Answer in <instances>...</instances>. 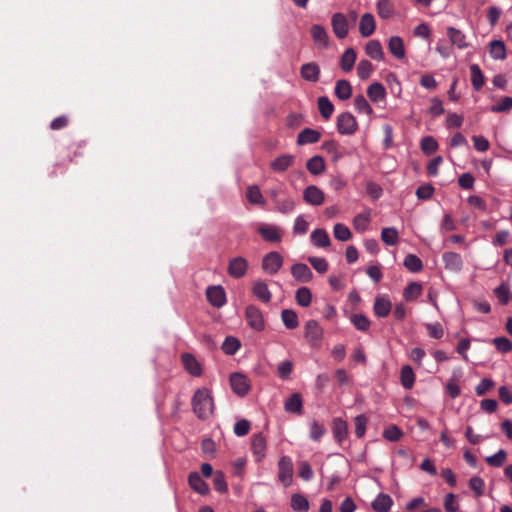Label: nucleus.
Listing matches in <instances>:
<instances>
[{
    "instance_id": "de8ad7c7",
    "label": "nucleus",
    "mask_w": 512,
    "mask_h": 512,
    "mask_svg": "<svg viewBox=\"0 0 512 512\" xmlns=\"http://www.w3.org/2000/svg\"><path fill=\"white\" fill-rule=\"evenodd\" d=\"M240 341L232 336H228L225 338L222 343V350L227 355H234L240 348Z\"/></svg>"
},
{
    "instance_id": "20e7f679",
    "label": "nucleus",
    "mask_w": 512,
    "mask_h": 512,
    "mask_svg": "<svg viewBox=\"0 0 512 512\" xmlns=\"http://www.w3.org/2000/svg\"><path fill=\"white\" fill-rule=\"evenodd\" d=\"M245 318L248 323V325L256 330V331H262L265 328V321L263 318V314L260 311L259 308H257L254 305L247 306L245 310Z\"/></svg>"
},
{
    "instance_id": "338daca9",
    "label": "nucleus",
    "mask_w": 512,
    "mask_h": 512,
    "mask_svg": "<svg viewBox=\"0 0 512 512\" xmlns=\"http://www.w3.org/2000/svg\"><path fill=\"white\" fill-rule=\"evenodd\" d=\"M490 110L494 113H502L512 110V97H504L500 103L490 107Z\"/></svg>"
},
{
    "instance_id": "7ed1b4c3",
    "label": "nucleus",
    "mask_w": 512,
    "mask_h": 512,
    "mask_svg": "<svg viewBox=\"0 0 512 512\" xmlns=\"http://www.w3.org/2000/svg\"><path fill=\"white\" fill-rule=\"evenodd\" d=\"M304 336L312 347L318 346L323 337V329L315 320H308L304 327Z\"/></svg>"
},
{
    "instance_id": "f8f14e48",
    "label": "nucleus",
    "mask_w": 512,
    "mask_h": 512,
    "mask_svg": "<svg viewBox=\"0 0 512 512\" xmlns=\"http://www.w3.org/2000/svg\"><path fill=\"white\" fill-rule=\"evenodd\" d=\"M267 442L261 434H255L252 437L251 449L256 462H261L266 455Z\"/></svg>"
},
{
    "instance_id": "c756f323",
    "label": "nucleus",
    "mask_w": 512,
    "mask_h": 512,
    "mask_svg": "<svg viewBox=\"0 0 512 512\" xmlns=\"http://www.w3.org/2000/svg\"><path fill=\"white\" fill-rule=\"evenodd\" d=\"M447 34L450 38L451 43L453 45H456L459 49H464L468 47V43L466 42V36L459 29H456L454 27H448Z\"/></svg>"
},
{
    "instance_id": "473e14b6",
    "label": "nucleus",
    "mask_w": 512,
    "mask_h": 512,
    "mask_svg": "<svg viewBox=\"0 0 512 512\" xmlns=\"http://www.w3.org/2000/svg\"><path fill=\"white\" fill-rule=\"evenodd\" d=\"M258 232L266 241L279 242L281 239L279 228L274 225L261 226Z\"/></svg>"
},
{
    "instance_id": "3c124183",
    "label": "nucleus",
    "mask_w": 512,
    "mask_h": 512,
    "mask_svg": "<svg viewBox=\"0 0 512 512\" xmlns=\"http://www.w3.org/2000/svg\"><path fill=\"white\" fill-rule=\"evenodd\" d=\"M333 235L337 240L342 242L348 241L352 237L350 229L342 223H337L334 225Z\"/></svg>"
},
{
    "instance_id": "864d4df0",
    "label": "nucleus",
    "mask_w": 512,
    "mask_h": 512,
    "mask_svg": "<svg viewBox=\"0 0 512 512\" xmlns=\"http://www.w3.org/2000/svg\"><path fill=\"white\" fill-rule=\"evenodd\" d=\"M354 107L357 112L371 115L373 113V109L369 102L366 100V98L363 95H357L354 98Z\"/></svg>"
},
{
    "instance_id": "2f4dec72",
    "label": "nucleus",
    "mask_w": 512,
    "mask_h": 512,
    "mask_svg": "<svg viewBox=\"0 0 512 512\" xmlns=\"http://www.w3.org/2000/svg\"><path fill=\"white\" fill-rule=\"evenodd\" d=\"M489 53L494 60H503L506 58V47L503 41L493 40L489 45Z\"/></svg>"
},
{
    "instance_id": "412c9836",
    "label": "nucleus",
    "mask_w": 512,
    "mask_h": 512,
    "mask_svg": "<svg viewBox=\"0 0 512 512\" xmlns=\"http://www.w3.org/2000/svg\"><path fill=\"white\" fill-rule=\"evenodd\" d=\"M367 95L373 103L383 101L386 98L385 87L379 82H373L367 88Z\"/></svg>"
},
{
    "instance_id": "a211bd4d",
    "label": "nucleus",
    "mask_w": 512,
    "mask_h": 512,
    "mask_svg": "<svg viewBox=\"0 0 512 512\" xmlns=\"http://www.w3.org/2000/svg\"><path fill=\"white\" fill-rule=\"evenodd\" d=\"M252 293L257 299L264 303H269L272 297L268 285L261 280H257L253 283Z\"/></svg>"
},
{
    "instance_id": "5fc2aeb1",
    "label": "nucleus",
    "mask_w": 512,
    "mask_h": 512,
    "mask_svg": "<svg viewBox=\"0 0 512 512\" xmlns=\"http://www.w3.org/2000/svg\"><path fill=\"white\" fill-rule=\"evenodd\" d=\"M494 294L502 305L508 304L512 298L511 291L505 283H502L497 288H495Z\"/></svg>"
},
{
    "instance_id": "680f3d73",
    "label": "nucleus",
    "mask_w": 512,
    "mask_h": 512,
    "mask_svg": "<svg viewBox=\"0 0 512 512\" xmlns=\"http://www.w3.org/2000/svg\"><path fill=\"white\" fill-rule=\"evenodd\" d=\"M402 436L403 432L395 425H392L383 431V437L391 442L399 441Z\"/></svg>"
},
{
    "instance_id": "e2e57ef3",
    "label": "nucleus",
    "mask_w": 512,
    "mask_h": 512,
    "mask_svg": "<svg viewBox=\"0 0 512 512\" xmlns=\"http://www.w3.org/2000/svg\"><path fill=\"white\" fill-rule=\"evenodd\" d=\"M294 208H295V202L290 197H287L283 200H278L276 202V209L280 213L288 214V213L292 212L294 210Z\"/></svg>"
},
{
    "instance_id": "9b49d317",
    "label": "nucleus",
    "mask_w": 512,
    "mask_h": 512,
    "mask_svg": "<svg viewBox=\"0 0 512 512\" xmlns=\"http://www.w3.org/2000/svg\"><path fill=\"white\" fill-rule=\"evenodd\" d=\"M303 199L310 205L319 206L324 202L325 194L319 187L309 185L303 191Z\"/></svg>"
},
{
    "instance_id": "aec40b11",
    "label": "nucleus",
    "mask_w": 512,
    "mask_h": 512,
    "mask_svg": "<svg viewBox=\"0 0 512 512\" xmlns=\"http://www.w3.org/2000/svg\"><path fill=\"white\" fill-rule=\"evenodd\" d=\"M332 432L336 441L341 444L348 435L347 423L341 418H335L332 422Z\"/></svg>"
},
{
    "instance_id": "58836bf2",
    "label": "nucleus",
    "mask_w": 512,
    "mask_h": 512,
    "mask_svg": "<svg viewBox=\"0 0 512 512\" xmlns=\"http://www.w3.org/2000/svg\"><path fill=\"white\" fill-rule=\"evenodd\" d=\"M183 364L186 370L193 376H199L201 374V367L195 357L191 354H184L182 356Z\"/></svg>"
},
{
    "instance_id": "9d476101",
    "label": "nucleus",
    "mask_w": 512,
    "mask_h": 512,
    "mask_svg": "<svg viewBox=\"0 0 512 512\" xmlns=\"http://www.w3.org/2000/svg\"><path fill=\"white\" fill-rule=\"evenodd\" d=\"M248 269V262L245 258L238 256L230 259L228 264V274L233 278H242Z\"/></svg>"
},
{
    "instance_id": "a18cd8bd",
    "label": "nucleus",
    "mask_w": 512,
    "mask_h": 512,
    "mask_svg": "<svg viewBox=\"0 0 512 512\" xmlns=\"http://www.w3.org/2000/svg\"><path fill=\"white\" fill-rule=\"evenodd\" d=\"M295 299L298 305L308 307L312 301V293L307 287H300L295 293Z\"/></svg>"
},
{
    "instance_id": "e433bc0d",
    "label": "nucleus",
    "mask_w": 512,
    "mask_h": 512,
    "mask_svg": "<svg viewBox=\"0 0 512 512\" xmlns=\"http://www.w3.org/2000/svg\"><path fill=\"white\" fill-rule=\"evenodd\" d=\"M307 170L313 175H319L325 170V161L321 156H313L306 163Z\"/></svg>"
},
{
    "instance_id": "f03ea898",
    "label": "nucleus",
    "mask_w": 512,
    "mask_h": 512,
    "mask_svg": "<svg viewBox=\"0 0 512 512\" xmlns=\"http://www.w3.org/2000/svg\"><path fill=\"white\" fill-rule=\"evenodd\" d=\"M337 130L342 135H352L358 128L355 117L350 112H343L337 116Z\"/></svg>"
},
{
    "instance_id": "bb28decb",
    "label": "nucleus",
    "mask_w": 512,
    "mask_h": 512,
    "mask_svg": "<svg viewBox=\"0 0 512 512\" xmlns=\"http://www.w3.org/2000/svg\"><path fill=\"white\" fill-rule=\"evenodd\" d=\"M311 35L314 40V42L321 46V47H327L329 43V37L326 29L321 25H313L311 28Z\"/></svg>"
},
{
    "instance_id": "5701e85b",
    "label": "nucleus",
    "mask_w": 512,
    "mask_h": 512,
    "mask_svg": "<svg viewBox=\"0 0 512 512\" xmlns=\"http://www.w3.org/2000/svg\"><path fill=\"white\" fill-rule=\"evenodd\" d=\"M190 487L201 495L209 492V487L197 472L190 473L188 477Z\"/></svg>"
},
{
    "instance_id": "4c0bfd02",
    "label": "nucleus",
    "mask_w": 512,
    "mask_h": 512,
    "mask_svg": "<svg viewBox=\"0 0 512 512\" xmlns=\"http://www.w3.org/2000/svg\"><path fill=\"white\" fill-rule=\"evenodd\" d=\"M281 319L287 329H295L299 325L298 315L292 309L282 310Z\"/></svg>"
},
{
    "instance_id": "c85d7f7f",
    "label": "nucleus",
    "mask_w": 512,
    "mask_h": 512,
    "mask_svg": "<svg viewBox=\"0 0 512 512\" xmlns=\"http://www.w3.org/2000/svg\"><path fill=\"white\" fill-rule=\"evenodd\" d=\"M357 55L353 48H348L344 51L340 58V67L344 72H349L353 69Z\"/></svg>"
},
{
    "instance_id": "052dcab7",
    "label": "nucleus",
    "mask_w": 512,
    "mask_h": 512,
    "mask_svg": "<svg viewBox=\"0 0 512 512\" xmlns=\"http://www.w3.org/2000/svg\"><path fill=\"white\" fill-rule=\"evenodd\" d=\"M325 433L326 428L324 425L320 424L318 421H312L310 423L309 436L313 441H319Z\"/></svg>"
},
{
    "instance_id": "bf43d9fd",
    "label": "nucleus",
    "mask_w": 512,
    "mask_h": 512,
    "mask_svg": "<svg viewBox=\"0 0 512 512\" xmlns=\"http://www.w3.org/2000/svg\"><path fill=\"white\" fill-rule=\"evenodd\" d=\"M469 487L474 492L476 498H478L484 494L485 483L481 477L474 476V477L470 478Z\"/></svg>"
},
{
    "instance_id": "a19ab883",
    "label": "nucleus",
    "mask_w": 512,
    "mask_h": 512,
    "mask_svg": "<svg viewBox=\"0 0 512 512\" xmlns=\"http://www.w3.org/2000/svg\"><path fill=\"white\" fill-rule=\"evenodd\" d=\"M462 370L458 369L453 372V377L446 384V391L451 398H456L460 395L461 390L459 385L456 383V379L460 377Z\"/></svg>"
},
{
    "instance_id": "72a5a7b5",
    "label": "nucleus",
    "mask_w": 512,
    "mask_h": 512,
    "mask_svg": "<svg viewBox=\"0 0 512 512\" xmlns=\"http://www.w3.org/2000/svg\"><path fill=\"white\" fill-rule=\"evenodd\" d=\"M335 95L340 100H348L352 95L351 84L347 80H338L335 85Z\"/></svg>"
},
{
    "instance_id": "603ef678",
    "label": "nucleus",
    "mask_w": 512,
    "mask_h": 512,
    "mask_svg": "<svg viewBox=\"0 0 512 512\" xmlns=\"http://www.w3.org/2000/svg\"><path fill=\"white\" fill-rule=\"evenodd\" d=\"M378 15L383 19H388L394 13V6L390 0H379L377 2Z\"/></svg>"
},
{
    "instance_id": "f3484780",
    "label": "nucleus",
    "mask_w": 512,
    "mask_h": 512,
    "mask_svg": "<svg viewBox=\"0 0 512 512\" xmlns=\"http://www.w3.org/2000/svg\"><path fill=\"white\" fill-rule=\"evenodd\" d=\"M376 28L375 18L371 13H365L359 23V32L362 37L371 36Z\"/></svg>"
},
{
    "instance_id": "ea45409f",
    "label": "nucleus",
    "mask_w": 512,
    "mask_h": 512,
    "mask_svg": "<svg viewBox=\"0 0 512 512\" xmlns=\"http://www.w3.org/2000/svg\"><path fill=\"white\" fill-rule=\"evenodd\" d=\"M381 240L388 246H394L398 243L399 233L394 227H386L381 231Z\"/></svg>"
},
{
    "instance_id": "1a4fd4ad",
    "label": "nucleus",
    "mask_w": 512,
    "mask_h": 512,
    "mask_svg": "<svg viewBox=\"0 0 512 512\" xmlns=\"http://www.w3.org/2000/svg\"><path fill=\"white\" fill-rule=\"evenodd\" d=\"M230 385L233 392L239 396H245L250 389L248 378L240 373H233L230 376Z\"/></svg>"
},
{
    "instance_id": "f257e3e1",
    "label": "nucleus",
    "mask_w": 512,
    "mask_h": 512,
    "mask_svg": "<svg viewBox=\"0 0 512 512\" xmlns=\"http://www.w3.org/2000/svg\"><path fill=\"white\" fill-rule=\"evenodd\" d=\"M194 413L201 419H206L212 415L214 402L211 392L207 388L198 389L192 399Z\"/></svg>"
},
{
    "instance_id": "f704fd0d",
    "label": "nucleus",
    "mask_w": 512,
    "mask_h": 512,
    "mask_svg": "<svg viewBox=\"0 0 512 512\" xmlns=\"http://www.w3.org/2000/svg\"><path fill=\"white\" fill-rule=\"evenodd\" d=\"M392 503L393 501L389 495L379 494L372 502V507L377 512H388Z\"/></svg>"
},
{
    "instance_id": "6e6552de",
    "label": "nucleus",
    "mask_w": 512,
    "mask_h": 512,
    "mask_svg": "<svg viewBox=\"0 0 512 512\" xmlns=\"http://www.w3.org/2000/svg\"><path fill=\"white\" fill-rule=\"evenodd\" d=\"M206 296L209 303L217 308H220L226 303V293L222 286H209L206 290Z\"/></svg>"
},
{
    "instance_id": "69168bd1",
    "label": "nucleus",
    "mask_w": 512,
    "mask_h": 512,
    "mask_svg": "<svg viewBox=\"0 0 512 512\" xmlns=\"http://www.w3.org/2000/svg\"><path fill=\"white\" fill-rule=\"evenodd\" d=\"M421 149L426 154H432L438 149V143L432 136H426L421 140Z\"/></svg>"
},
{
    "instance_id": "ddd939ff",
    "label": "nucleus",
    "mask_w": 512,
    "mask_h": 512,
    "mask_svg": "<svg viewBox=\"0 0 512 512\" xmlns=\"http://www.w3.org/2000/svg\"><path fill=\"white\" fill-rule=\"evenodd\" d=\"M444 266L451 272L458 273L463 268V260L460 254L456 252H445L442 255Z\"/></svg>"
},
{
    "instance_id": "79ce46f5",
    "label": "nucleus",
    "mask_w": 512,
    "mask_h": 512,
    "mask_svg": "<svg viewBox=\"0 0 512 512\" xmlns=\"http://www.w3.org/2000/svg\"><path fill=\"white\" fill-rule=\"evenodd\" d=\"M291 507L295 512H307L309 510V502L306 497L296 493L291 497Z\"/></svg>"
},
{
    "instance_id": "7c9ffc66",
    "label": "nucleus",
    "mask_w": 512,
    "mask_h": 512,
    "mask_svg": "<svg viewBox=\"0 0 512 512\" xmlns=\"http://www.w3.org/2000/svg\"><path fill=\"white\" fill-rule=\"evenodd\" d=\"M320 136L321 135L318 131L305 128L299 133L297 143L299 145L316 143L320 139Z\"/></svg>"
},
{
    "instance_id": "cd10ccee",
    "label": "nucleus",
    "mask_w": 512,
    "mask_h": 512,
    "mask_svg": "<svg viewBox=\"0 0 512 512\" xmlns=\"http://www.w3.org/2000/svg\"><path fill=\"white\" fill-rule=\"evenodd\" d=\"M366 54L377 61L384 58V52L381 43L378 40H370L365 46Z\"/></svg>"
},
{
    "instance_id": "393cba45",
    "label": "nucleus",
    "mask_w": 512,
    "mask_h": 512,
    "mask_svg": "<svg viewBox=\"0 0 512 512\" xmlns=\"http://www.w3.org/2000/svg\"><path fill=\"white\" fill-rule=\"evenodd\" d=\"M371 221V211L369 209L357 214L353 218V227L356 231L362 233L368 229Z\"/></svg>"
},
{
    "instance_id": "c9c22d12",
    "label": "nucleus",
    "mask_w": 512,
    "mask_h": 512,
    "mask_svg": "<svg viewBox=\"0 0 512 512\" xmlns=\"http://www.w3.org/2000/svg\"><path fill=\"white\" fill-rule=\"evenodd\" d=\"M400 381L405 389H411L415 384V374L411 366L405 365L400 371Z\"/></svg>"
},
{
    "instance_id": "6e6d98bb",
    "label": "nucleus",
    "mask_w": 512,
    "mask_h": 512,
    "mask_svg": "<svg viewBox=\"0 0 512 512\" xmlns=\"http://www.w3.org/2000/svg\"><path fill=\"white\" fill-rule=\"evenodd\" d=\"M404 266L411 272H419L423 268V263L416 255L408 254L404 259Z\"/></svg>"
},
{
    "instance_id": "39448f33",
    "label": "nucleus",
    "mask_w": 512,
    "mask_h": 512,
    "mask_svg": "<svg viewBox=\"0 0 512 512\" xmlns=\"http://www.w3.org/2000/svg\"><path fill=\"white\" fill-rule=\"evenodd\" d=\"M278 478L284 487H289L292 484L293 464L288 456H282L278 462Z\"/></svg>"
},
{
    "instance_id": "09e8293b",
    "label": "nucleus",
    "mask_w": 512,
    "mask_h": 512,
    "mask_svg": "<svg viewBox=\"0 0 512 512\" xmlns=\"http://www.w3.org/2000/svg\"><path fill=\"white\" fill-rule=\"evenodd\" d=\"M507 460V452L504 449H500L493 455L485 458L486 463L492 467H501Z\"/></svg>"
},
{
    "instance_id": "2eb2a0df",
    "label": "nucleus",
    "mask_w": 512,
    "mask_h": 512,
    "mask_svg": "<svg viewBox=\"0 0 512 512\" xmlns=\"http://www.w3.org/2000/svg\"><path fill=\"white\" fill-rule=\"evenodd\" d=\"M291 274L292 276L300 282L307 283L312 280L313 274L310 270V268L303 263H297L294 264L291 267Z\"/></svg>"
},
{
    "instance_id": "b1692460",
    "label": "nucleus",
    "mask_w": 512,
    "mask_h": 512,
    "mask_svg": "<svg viewBox=\"0 0 512 512\" xmlns=\"http://www.w3.org/2000/svg\"><path fill=\"white\" fill-rule=\"evenodd\" d=\"M303 402L299 393L292 394L284 403V409L288 413L301 414Z\"/></svg>"
},
{
    "instance_id": "dca6fc26",
    "label": "nucleus",
    "mask_w": 512,
    "mask_h": 512,
    "mask_svg": "<svg viewBox=\"0 0 512 512\" xmlns=\"http://www.w3.org/2000/svg\"><path fill=\"white\" fill-rule=\"evenodd\" d=\"M392 304L387 296L381 295L376 297L373 310L378 317H387L391 312Z\"/></svg>"
},
{
    "instance_id": "0e129e2a",
    "label": "nucleus",
    "mask_w": 512,
    "mask_h": 512,
    "mask_svg": "<svg viewBox=\"0 0 512 512\" xmlns=\"http://www.w3.org/2000/svg\"><path fill=\"white\" fill-rule=\"evenodd\" d=\"M492 343L499 352L507 353L512 350V341L506 337H496L492 340Z\"/></svg>"
},
{
    "instance_id": "0eeeda50",
    "label": "nucleus",
    "mask_w": 512,
    "mask_h": 512,
    "mask_svg": "<svg viewBox=\"0 0 512 512\" xmlns=\"http://www.w3.org/2000/svg\"><path fill=\"white\" fill-rule=\"evenodd\" d=\"M331 25L334 34L339 38L343 39L348 35L349 24L347 18L342 13H335L331 18Z\"/></svg>"
},
{
    "instance_id": "774afa93",
    "label": "nucleus",
    "mask_w": 512,
    "mask_h": 512,
    "mask_svg": "<svg viewBox=\"0 0 512 512\" xmlns=\"http://www.w3.org/2000/svg\"><path fill=\"white\" fill-rule=\"evenodd\" d=\"M444 508L447 512H457L459 504L456 501V496L453 493H448L444 498Z\"/></svg>"
},
{
    "instance_id": "423d86ee",
    "label": "nucleus",
    "mask_w": 512,
    "mask_h": 512,
    "mask_svg": "<svg viewBox=\"0 0 512 512\" xmlns=\"http://www.w3.org/2000/svg\"><path fill=\"white\" fill-rule=\"evenodd\" d=\"M283 261V257L280 253L272 251L264 256L262 260V268L266 273L274 275L282 267Z\"/></svg>"
},
{
    "instance_id": "c03bdc74",
    "label": "nucleus",
    "mask_w": 512,
    "mask_h": 512,
    "mask_svg": "<svg viewBox=\"0 0 512 512\" xmlns=\"http://www.w3.org/2000/svg\"><path fill=\"white\" fill-rule=\"evenodd\" d=\"M351 323L359 331H368L371 322L364 314H352L349 316Z\"/></svg>"
},
{
    "instance_id": "37998d69",
    "label": "nucleus",
    "mask_w": 512,
    "mask_h": 512,
    "mask_svg": "<svg viewBox=\"0 0 512 512\" xmlns=\"http://www.w3.org/2000/svg\"><path fill=\"white\" fill-rule=\"evenodd\" d=\"M471 83L475 90H480L484 85V76L480 67L477 64L470 66Z\"/></svg>"
},
{
    "instance_id": "49530a36",
    "label": "nucleus",
    "mask_w": 512,
    "mask_h": 512,
    "mask_svg": "<svg viewBox=\"0 0 512 512\" xmlns=\"http://www.w3.org/2000/svg\"><path fill=\"white\" fill-rule=\"evenodd\" d=\"M318 108L322 117L326 120L332 116L334 111L332 102L326 96L318 98Z\"/></svg>"
},
{
    "instance_id": "4be33fe9",
    "label": "nucleus",
    "mask_w": 512,
    "mask_h": 512,
    "mask_svg": "<svg viewBox=\"0 0 512 512\" xmlns=\"http://www.w3.org/2000/svg\"><path fill=\"white\" fill-rule=\"evenodd\" d=\"M389 52L397 59L405 57L404 42L399 36H392L388 41Z\"/></svg>"
},
{
    "instance_id": "4468645a",
    "label": "nucleus",
    "mask_w": 512,
    "mask_h": 512,
    "mask_svg": "<svg viewBox=\"0 0 512 512\" xmlns=\"http://www.w3.org/2000/svg\"><path fill=\"white\" fill-rule=\"evenodd\" d=\"M301 77L309 82H317L320 77V67L315 62L303 64L300 69Z\"/></svg>"
},
{
    "instance_id": "8fccbe9b",
    "label": "nucleus",
    "mask_w": 512,
    "mask_h": 512,
    "mask_svg": "<svg viewBox=\"0 0 512 512\" xmlns=\"http://www.w3.org/2000/svg\"><path fill=\"white\" fill-rule=\"evenodd\" d=\"M247 199L252 204H260L263 205L265 200L260 191V188L257 185H252L247 188L246 192Z\"/></svg>"
},
{
    "instance_id": "4d7b16f0",
    "label": "nucleus",
    "mask_w": 512,
    "mask_h": 512,
    "mask_svg": "<svg viewBox=\"0 0 512 512\" xmlns=\"http://www.w3.org/2000/svg\"><path fill=\"white\" fill-rule=\"evenodd\" d=\"M421 292L422 286L417 282H412L404 289V298L407 301L415 300Z\"/></svg>"
},
{
    "instance_id": "a878e982",
    "label": "nucleus",
    "mask_w": 512,
    "mask_h": 512,
    "mask_svg": "<svg viewBox=\"0 0 512 512\" xmlns=\"http://www.w3.org/2000/svg\"><path fill=\"white\" fill-rule=\"evenodd\" d=\"M295 157L290 154H283L271 162V168L276 172L286 171L294 162Z\"/></svg>"
},
{
    "instance_id": "13d9d810",
    "label": "nucleus",
    "mask_w": 512,
    "mask_h": 512,
    "mask_svg": "<svg viewBox=\"0 0 512 512\" xmlns=\"http://www.w3.org/2000/svg\"><path fill=\"white\" fill-rule=\"evenodd\" d=\"M373 72V65L368 60H361L357 66V75L360 79H368Z\"/></svg>"
},
{
    "instance_id": "6ab92c4d",
    "label": "nucleus",
    "mask_w": 512,
    "mask_h": 512,
    "mask_svg": "<svg viewBox=\"0 0 512 512\" xmlns=\"http://www.w3.org/2000/svg\"><path fill=\"white\" fill-rule=\"evenodd\" d=\"M310 238L312 244L315 247L326 248L329 247L331 244V240L327 231L322 228H318L312 231Z\"/></svg>"
}]
</instances>
